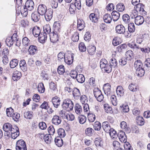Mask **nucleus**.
<instances>
[{
  "mask_svg": "<svg viewBox=\"0 0 150 150\" xmlns=\"http://www.w3.org/2000/svg\"><path fill=\"white\" fill-rule=\"evenodd\" d=\"M17 13L19 15L20 13L24 17L26 16L28 14V10L25 6H18L16 7Z\"/></svg>",
  "mask_w": 150,
  "mask_h": 150,
  "instance_id": "1",
  "label": "nucleus"
},
{
  "mask_svg": "<svg viewBox=\"0 0 150 150\" xmlns=\"http://www.w3.org/2000/svg\"><path fill=\"white\" fill-rule=\"evenodd\" d=\"M62 106L63 108L68 111L72 110L73 107V103L70 99H67L64 100L63 102Z\"/></svg>",
  "mask_w": 150,
  "mask_h": 150,
  "instance_id": "2",
  "label": "nucleus"
},
{
  "mask_svg": "<svg viewBox=\"0 0 150 150\" xmlns=\"http://www.w3.org/2000/svg\"><path fill=\"white\" fill-rule=\"evenodd\" d=\"M100 67L101 68L104 69V70L108 73L111 71V69L110 65L108 64V62L105 59H102L100 62Z\"/></svg>",
  "mask_w": 150,
  "mask_h": 150,
  "instance_id": "3",
  "label": "nucleus"
},
{
  "mask_svg": "<svg viewBox=\"0 0 150 150\" xmlns=\"http://www.w3.org/2000/svg\"><path fill=\"white\" fill-rule=\"evenodd\" d=\"M16 150H27V147L25 142L22 139L17 141L16 144Z\"/></svg>",
  "mask_w": 150,
  "mask_h": 150,
  "instance_id": "4",
  "label": "nucleus"
},
{
  "mask_svg": "<svg viewBox=\"0 0 150 150\" xmlns=\"http://www.w3.org/2000/svg\"><path fill=\"white\" fill-rule=\"evenodd\" d=\"M47 10V7L45 5L41 4L39 5L38 11L39 14L41 16L44 15Z\"/></svg>",
  "mask_w": 150,
  "mask_h": 150,
  "instance_id": "5",
  "label": "nucleus"
},
{
  "mask_svg": "<svg viewBox=\"0 0 150 150\" xmlns=\"http://www.w3.org/2000/svg\"><path fill=\"white\" fill-rule=\"evenodd\" d=\"M44 15L47 21H50L53 16L52 10L51 8L48 9Z\"/></svg>",
  "mask_w": 150,
  "mask_h": 150,
  "instance_id": "6",
  "label": "nucleus"
},
{
  "mask_svg": "<svg viewBox=\"0 0 150 150\" xmlns=\"http://www.w3.org/2000/svg\"><path fill=\"white\" fill-rule=\"evenodd\" d=\"M25 6L29 11H31L34 9V3L32 0H28L26 2Z\"/></svg>",
  "mask_w": 150,
  "mask_h": 150,
  "instance_id": "7",
  "label": "nucleus"
},
{
  "mask_svg": "<svg viewBox=\"0 0 150 150\" xmlns=\"http://www.w3.org/2000/svg\"><path fill=\"white\" fill-rule=\"evenodd\" d=\"M115 30L117 33L120 34H124L125 31V27L122 25H118L115 28Z\"/></svg>",
  "mask_w": 150,
  "mask_h": 150,
  "instance_id": "8",
  "label": "nucleus"
},
{
  "mask_svg": "<svg viewBox=\"0 0 150 150\" xmlns=\"http://www.w3.org/2000/svg\"><path fill=\"white\" fill-rule=\"evenodd\" d=\"M117 136L119 139L122 142H125L127 141V137L125 135V133L123 131L120 132Z\"/></svg>",
  "mask_w": 150,
  "mask_h": 150,
  "instance_id": "9",
  "label": "nucleus"
},
{
  "mask_svg": "<svg viewBox=\"0 0 150 150\" xmlns=\"http://www.w3.org/2000/svg\"><path fill=\"white\" fill-rule=\"evenodd\" d=\"M111 86L109 83L105 84L104 86L103 89L105 94L107 96L110 95L111 94Z\"/></svg>",
  "mask_w": 150,
  "mask_h": 150,
  "instance_id": "10",
  "label": "nucleus"
},
{
  "mask_svg": "<svg viewBox=\"0 0 150 150\" xmlns=\"http://www.w3.org/2000/svg\"><path fill=\"white\" fill-rule=\"evenodd\" d=\"M13 126L9 123L5 124L3 126V130L6 132L5 134L6 135L8 132H10L11 129L13 127Z\"/></svg>",
  "mask_w": 150,
  "mask_h": 150,
  "instance_id": "11",
  "label": "nucleus"
},
{
  "mask_svg": "<svg viewBox=\"0 0 150 150\" xmlns=\"http://www.w3.org/2000/svg\"><path fill=\"white\" fill-rule=\"evenodd\" d=\"M61 121L60 117L57 115L54 116L52 120V123L57 125L60 124Z\"/></svg>",
  "mask_w": 150,
  "mask_h": 150,
  "instance_id": "12",
  "label": "nucleus"
},
{
  "mask_svg": "<svg viewBox=\"0 0 150 150\" xmlns=\"http://www.w3.org/2000/svg\"><path fill=\"white\" fill-rule=\"evenodd\" d=\"M21 76L22 74L20 71H15L13 74L12 79L15 81H17L20 79Z\"/></svg>",
  "mask_w": 150,
  "mask_h": 150,
  "instance_id": "13",
  "label": "nucleus"
},
{
  "mask_svg": "<svg viewBox=\"0 0 150 150\" xmlns=\"http://www.w3.org/2000/svg\"><path fill=\"white\" fill-rule=\"evenodd\" d=\"M28 51L30 55H34L37 52V47L35 45H30L29 47Z\"/></svg>",
  "mask_w": 150,
  "mask_h": 150,
  "instance_id": "14",
  "label": "nucleus"
},
{
  "mask_svg": "<svg viewBox=\"0 0 150 150\" xmlns=\"http://www.w3.org/2000/svg\"><path fill=\"white\" fill-rule=\"evenodd\" d=\"M135 23L137 25H140L143 24L144 21V18L141 16L136 17L135 19Z\"/></svg>",
  "mask_w": 150,
  "mask_h": 150,
  "instance_id": "15",
  "label": "nucleus"
},
{
  "mask_svg": "<svg viewBox=\"0 0 150 150\" xmlns=\"http://www.w3.org/2000/svg\"><path fill=\"white\" fill-rule=\"evenodd\" d=\"M52 102L55 108H57L60 104V98L57 97H53L52 100Z\"/></svg>",
  "mask_w": 150,
  "mask_h": 150,
  "instance_id": "16",
  "label": "nucleus"
},
{
  "mask_svg": "<svg viewBox=\"0 0 150 150\" xmlns=\"http://www.w3.org/2000/svg\"><path fill=\"white\" fill-rule=\"evenodd\" d=\"M72 95L74 98L78 99L81 95L79 90L76 88H74L72 91Z\"/></svg>",
  "mask_w": 150,
  "mask_h": 150,
  "instance_id": "17",
  "label": "nucleus"
},
{
  "mask_svg": "<svg viewBox=\"0 0 150 150\" xmlns=\"http://www.w3.org/2000/svg\"><path fill=\"white\" fill-rule=\"evenodd\" d=\"M50 39L51 41L54 43L57 42L58 40V36L57 34L54 33H51L50 35Z\"/></svg>",
  "mask_w": 150,
  "mask_h": 150,
  "instance_id": "18",
  "label": "nucleus"
},
{
  "mask_svg": "<svg viewBox=\"0 0 150 150\" xmlns=\"http://www.w3.org/2000/svg\"><path fill=\"white\" fill-rule=\"evenodd\" d=\"M144 6L142 4H139L135 6L134 8L137 12H139L140 13H143L144 11Z\"/></svg>",
  "mask_w": 150,
  "mask_h": 150,
  "instance_id": "19",
  "label": "nucleus"
},
{
  "mask_svg": "<svg viewBox=\"0 0 150 150\" xmlns=\"http://www.w3.org/2000/svg\"><path fill=\"white\" fill-rule=\"evenodd\" d=\"M120 126L121 128L127 132H130V129L125 121H123L122 122L120 123Z\"/></svg>",
  "mask_w": 150,
  "mask_h": 150,
  "instance_id": "20",
  "label": "nucleus"
},
{
  "mask_svg": "<svg viewBox=\"0 0 150 150\" xmlns=\"http://www.w3.org/2000/svg\"><path fill=\"white\" fill-rule=\"evenodd\" d=\"M33 33L36 37L39 36L40 34V30L39 27L37 26L34 27L32 30Z\"/></svg>",
  "mask_w": 150,
  "mask_h": 150,
  "instance_id": "21",
  "label": "nucleus"
},
{
  "mask_svg": "<svg viewBox=\"0 0 150 150\" xmlns=\"http://www.w3.org/2000/svg\"><path fill=\"white\" fill-rule=\"evenodd\" d=\"M111 15L112 19L114 21H117L120 18V14L116 11H113Z\"/></svg>",
  "mask_w": 150,
  "mask_h": 150,
  "instance_id": "22",
  "label": "nucleus"
},
{
  "mask_svg": "<svg viewBox=\"0 0 150 150\" xmlns=\"http://www.w3.org/2000/svg\"><path fill=\"white\" fill-rule=\"evenodd\" d=\"M47 35L45 33H41L39 36V40L42 43H44L47 39Z\"/></svg>",
  "mask_w": 150,
  "mask_h": 150,
  "instance_id": "23",
  "label": "nucleus"
},
{
  "mask_svg": "<svg viewBox=\"0 0 150 150\" xmlns=\"http://www.w3.org/2000/svg\"><path fill=\"white\" fill-rule=\"evenodd\" d=\"M102 127L104 130L107 132H108L111 129L109 125V123L107 121L104 122L103 123Z\"/></svg>",
  "mask_w": 150,
  "mask_h": 150,
  "instance_id": "24",
  "label": "nucleus"
},
{
  "mask_svg": "<svg viewBox=\"0 0 150 150\" xmlns=\"http://www.w3.org/2000/svg\"><path fill=\"white\" fill-rule=\"evenodd\" d=\"M19 65L20 68L22 71L24 72L27 71V64L25 60H23L21 61Z\"/></svg>",
  "mask_w": 150,
  "mask_h": 150,
  "instance_id": "25",
  "label": "nucleus"
},
{
  "mask_svg": "<svg viewBox=\"0 0 150 150\" xmlns=\"http://www.w3.org/2000/svg\"><path fill=\"white\" fill-rule=\"evenodd\" d=\"M84 27V23L83 21L81 20H78L77 23V28L78 30L81 31L83 29Z\"/></svg>",
  "mask_w": 150,
  "mask_h": 150,
  "instance_id": "26",
  "label": "nucleus"
},
{
  "mask_svg": "<svg viewBox=\"0 0 150 150\" xmlns=\"http://www.w3.org/2000/svg\"><path fill=\"white\" fill-rule=\"evenodd\" d=\"M112 145L114 149L117 150H124L122 148V146L121 145L119 142L117 141H114L112 143Z\"/></svg>",
  "mask_w": 150,
  "mask_h": 150,
  "instance_id": "27",
  "label": "nucleus"
},
{
  "mask_svg": "<svg viewBox=\"0 0 150 150\" xmlns=\"http://www.w3.org/2000/svg\"><path fill=\"white\" fill-rule=\"evenodd\" d=\"M103 19L105 23H110L111 22L112 18L110 14L106 13L104 15Z\"/></svg>",
  "mask_w": 150,
  "mask_h": 150,
  "instance_id": "28",
  "label": "nucleus"
},
{
  "mask_svg": "<svg viewBox=\"0 0 150 150\" xmlns=\"http://www.w3.org/2000/svg\"><path fill=\"white\" fill-rule=\"evenodd\" d=\"M96 50V47L94 45H90L88 47V52L91 55H92L95 53Z\"/></svg>",
  "mask_w": 150,
  "mask_h": 150,
  "instance_id": "29",
  "label": "nucleus"
},
{
  "mask_svg": "<svg viewBox=\"0 0 150 150\" xmlns=\"http://www.w3.org/2000/svg\"><path fill=\"white\" fill-rule=\"evenodd\" d=\"M44 33L46 35L50 34L51 31V28L50 25L48 24H45L43 27Z\"/></svg>",
  "mask_w": 150,
  "mask_h": 150,
  "instance_id": "30",
  "label": "nucleus"
},
{
  "mask_svg": "<svg viewBox=\"0 0 150 150\" xmlns=\"http://www.w3.org/2000/svg\"><path fill=\"white\" fill-rule=\"evenodd\" d=\"M128 46L131 48L133 49V51H138V50H139L140 47L137 46L134 42H132L131 43H128L127 44Z\"/></svg>",
  "mask_w": 150,
  "mask_h": 150,
  "instance_id": "31",
  "label": "nucleus"
},
{
  "mask_svg": "<svg viewBox=\"0 0 150 150\" xmlns=\"http://www.w3.org/2000/svg\"><path fill=\"white\" fill-rule=\"evenodd\" d=\"M54 142L56 144L58 147H61L63 144V141L60 137H57L55 138Z\"/></svg>",
  "mask_w": 150,
  "mask_h": 150,
  "instance_id": "32",
  "label": "nucleus"
},
{
  "mask_svg": "<svg viewBox=\"0 0 150 150\" xmlns=\"http://www.w3.org/2000/svg\"><path fill=\"white\" fill-rule=\"evenodd\" d=\"M134 67L136 70L139 68L142 67V63L140 60H138L135 62Z\"/></svg>",
  "mask_w": 150,
  "mask_h": 150,
  "instance_id": "33",
  "label": "nucleus"
},
{
  "mask_svg": "<svg viewBox=\"0 0 150 150\" xmlns=\"http://www.w3.org/2000/svg\"><path fill=\"white\" fill-rule=\"evenodd\" d=\"M110 67L111 70L112 68H115L117 66V62L116 60L114 58H112L110 61Z\"/></svg>",
  "mask_w": 150,
  "mask_h": 150,
  "instance_id": "34",
  "label": "nucleus"
},
{
  "mask_svg": "<svg viewBox=\"0 0 150 150\" xmlns=\"http://www.w3.org/2000/svg\"><path fill=\"white\" fill-rule=\"evenodd\" d=\"M116 92L117 95L118 96H121L123 95L124 91L122 86H118L117 88Z\"/></svg>",
  "mask_w": 150,
  "mask_h": 150,
  "instance_id": "35",
  "label": "nucleus"
},
{
  "mask_svg": "<svg viewBox=\"0 0 150 150\" xmlns=\"http://www.w3.org/2000/svg\"><path fill=\"white\" fill-rule=\"evenodd\" d=\"M19 132L18 128L16 126L13 125V127L11 129L10 132H8V134H6V135L8 137H9L11 134L16 133V132Z\"/></svg>",
  "mask_w": 150,
  "mask_h": 150,
  "instance_id": "36",
  "label": "nucleus"
},
{
  "mask_svg": "<svg viewBox=\"0 0 150 150\" xmlns=\"http://www.w3.org/2000/svg\"><path fill=\"white\" fill-rule=\"evenodd\" d=\"M129 88L131 91L135 92L138 90L139 88L138 86L136 84L131 83L129 85Z\"/></svg>",
  "mask_w": 150,
  "mask_h": 150,
  "instance_id": "37",
  "label": "nucleus"
},
{
  "mask_svg": "<svg viewBox=\"0 0 150 150\" xmlns=\"http://www.w3.org/2000/svg\"><path fill=\"white\" fill-rule=\"evenodd\" d=\"M125 8V6L123 3H119L116 6V9L120 12L123 11Z\"/></svg>",
  "mask_w": 150,
  "mask_h": 150,
  "instance_id": "38",
  "label": "nucleus"
},
{
  "mask_svg": "<svg viewBox=\"0 0 150 150\" xmlns=\"http://www.w3.org/2000/svg\"><path fill=\"white\" fill-rule=\"evenodd\" d=\"M95 144L96 146L101 147L103 146V142L100 138L97 137L95 139Z\"/></svg>",
  "mask_w": 150,
  "mask_h": 150,
  "instance_id": "39",
  "label": "nucleus"
},
{
  "mask_svg": "<svg viewBox=\"0 0 150 150\" xmlns=\"http://www.w3.org/2000/svg\"><path fill=\"white\" fill-rule=\"evenodd\" d=\"M127 59L130 60L132 59L133 56V52L131 50H128L127 51L125 54Z\"/></svg>",
  "mask_w": 150,
  "mask_h": 150,
  "instance_id": "40",
  "label": "nucleus"
},
{
  "mask_svg": "<svg viewBox=\"0 0 150 150\" xmlns=\"http://www.w3.org/2000/svg\"><path fill=\"white\" fill-rule=\"evenodd\" d=\"M32 20L35 22H37L40 19V16L36 12L33 13L31 16Z\"/></svg>",
  "mask_w": 150,
  "mask_h": 150,
  "instance_id": "41",
  "label": "nucleus"
},
{
  "mask_svg": "<svg viewBox=\"0 0 150 150\" xmlns=\"http://www.w3.org/2000/svg\"><path fill=\"white\" fill-rule=\"evenodd\" d=\"M53 27L55 32L57 33V32H59L61 26L59 22L57 21L54 22L53 24Z\"/></svg>",
  "mask_w": 150,
  "mask_h": 150,
  "instance_id": "42",
  "label": "nucleus"
},
{
  "mask_svg": "<svg viewBox=\"0 0 150 150\" xmlns=\"http://www.w3.org/2000/svg\"><path fill=\"white\" fill-rule=\"evenodd\" d=\"M144 73L145 71L143 67L139 68L136 70V73L137 76L139 77L143 76Z\"/></svg>",
  "mask_w": 150,
  "mask_h": 150,
  "instance_id": "43",
  "label": "nucleus"
},
{
  "mask_svg": "<svg viewBox=\"0 0 150 150\" xmlns=\"http://www.w3.org/2000/svg\"><path fill=\"white\" fill-rule=\"evenodd\" d=\"M74 110L75 113L78 115H80L82 112L81 107L78 104L75 105L74 107Z\"/></svg>",
  "mask_w": 150,
  "mask_h": 150,
  "instance_id": "44",
  "label": "nucleus"
},
{
  "mask_svg": "<svg viewBox=\"0 0 150 150\" xmlns=\"http://www.w3.org/2000/svg\"><path fill=\"white\" fill-rule=\"evenodd\" d=\"M58 61L60 62H64L66 57L65 54L62 52H60L58 54Z\"/></svg>",
  "mask_w": 150,
  "mask_h": 150,
  "instance_id": "45",
  "label": "nucleus"
},
{
  "mask_svg": "<svg viewBox=\"0 0 150 150\" xmlns=\"http://www.w3.org/2000/svg\"><path fill=\"white\" fill-rule=\"evenodd\" d=\"M44 140L46 143L49 144L51 142L52 139L51 135L46 134L44 136Z\"/></svg>",
  "mask_w": 150,
  "mask_h": 150,
  "instance_id": "46",
  "label": "nucleus"
},
{
  "mask_svg": "<svg viewBox=\"0 0 150 150\" xmlns=\"http://www.w3.org/2000/svg\"><path fill=\"white\" fill-rule=\"evenodd\" d=\"M73 55L71 54V56H68V57L65 58L64 62L70 65L73 62L72 60L73 59Z\"/></svg>",
  "mask_w": 150,
  "mask_h": 150,
  "instance_id": "47",
  "label": "nucleus"
},
{
  "mask_svg": "<svg viewBox=\"0 0 150 150\" xmlns=\"http://www.w3.org/2000/svg\"><path fill=\"white\" fill-rule=\"evenodd\" d=\"M76 79L78 82L81 83L84 82L85 80L84 76L82 74H78Z\"/></svg>",
  "mask_w": 150,
  "mask_h": 150,
  "instance_id": "48",
  "label": "nucleus"
},
{
  "mask_svg": "<svg viewBox=\"0 0 150 150\" xmlns=\"http://www.w3.org/2000/svg\"><path fill=\"white\" fill-rule=\"evenodd\" d=\"M18 61L17 59H14L11 60L10 63L11 68H14L15 67L18 65Z\"/></svg>",
  "mask_w": 150,
  "mask_h": 150,
  "instance_id": "49",
  "label": "nucleus"
},
{
  "mask_svg": "<svg viewBox=\"0 0 150 150\" xmlns=\"http://www.w3.org/2000/svg\"><path fill=\"white\" fill-rule=\"evenodd\" d=\"M33 112L32 111L26 112L24 113V116L25 118L27 119H30L33 117Z\"/></svg>",
  "mask_w": 150,
  "mask_h": 150,
  "instance_id": "50",
  "label": "nucleus"
},
{
  "mask_svg": "<svg viewBox=\"0 0 150 150\" xmlns=\"http://www.w3.org/2000/svg\"><path fill=\"white\" fill-rule=\"evenodd\" d=\"M38 91L40 93H42L44 92L45 88L43 83H40L38 84Z\"/></svg>",
  "mask_w": 150,
  "mask_h": 150,
  "instance_id": "51",
  "label": "nucleus"
},
{
  "mask_svg": "<svg viewBox=\"0 0 150 150\" xmlns=\"http://www.w3.org/2000/svg\"><path fill=\"white\" fill-rule=\"evenodd\" d=\"M60 116L63 118L66 119L67 118L68 113L64 110H61L59 112Z\"/></svg>",
  "mask_w": 150,
  "mask_h": 150,
  "instance_id": "52",
  "label": "nucleus"
},
{
  "mask_svg": "<svg viewBox=\"0 0 150 150\" xmlns=\"http://www.w3.org/2000/svg\"><path fill=\"white\" fill-rule=\"evenodd\" d=\"M108 132L111 137L112 139L115 138L117 136L116 131L112 128H111Z\"/></svg>",
  "mask_w": 150,
  "mask_h": 150,
  "instance_id": "53",
  "label": "nucleus"
},
{
  "mask_svg": "<svg viewBox=\"0 0 150 150\" xmlns=\"http://www.w3.org/2000/svg\"><path fill=\"white\" fill-rule=\"evenodd\" d=\"M57 132L60 137H64L65 136V133L64 129L61 128L59 129L57 131Z\"/></svg>",
  "mask_w": 150,
  "mask_h": 150,
  "instance_id": "54",
  "label": "nucleus"
},
{
  "mask_svg": "<svg viewBox=\"0 0 150 150\" xmlns=\"http://www.w3.org/2000/svg\"><path fill=\"white\" fill-rule=\"evenodd\" d=\"M7 115L9 117H12L14 113L13 110L11 107L7 108L6 110Z\"/></svg>",
  "mask_w": 150,
  "mask_h": 150,
  "instance_id": "55",
  "label": "nucleus"
},
{
  "mask_svg": "<svg viewBox=\"0 0 150 150\" xmlns=\"http://www.w3.org/2000/svg\"><path fill=\"white\" fill-rule=\"evenodd\" d=\"M94 129L96 130H99L101 128L100 123L98 121L96 122L93 125Z\"/></svg>",
  "mask_w": 150,
  "mask_h": 150,
  "instance_id": "56",
  "label": "nucleus"
},
{
  "mask_svg": "<svg viewBox=\"0 0 150 150\" xmlns=\"http://www.w3.org/2000/svg\"><path fill=\"white\" fill-rule=\"evenodd\" d=\"M14 42V40L13 39L12 37H8L7 38L6 42L7 45L8 46H10L12 45Z\"/></svg>",
  "mask_w": 150,
  "mask_h": 150,
  "instance_id": "57",
  "label": "nucleus"
},
{
  "mask_svg": "<svg viewBox=\"0 0 150 150\" xmlns=\"http://www.w3.org/2000/svg\"><path fill=\"white\" fill-rule=\"evenodd\" d=\"M137 123L140 126H142L144 124V119L142 117L139 116L137 118Z\"/></svg>",
  "mask_w": 150,
  "mask_h": 150,
  "instance_id": "58",
  "label": "nucleus"
},
{
  "mask_svg": "<svg viewBox=\"0 0 150 150\" xmlns=\"http://www.w3.org/2000/svg\"><path fill=\"white\" fill-rule=\"evenodd\" d=\"M128 29L129 31L132 33L135 30V27L133 23H130L128 24Z\"/></svg>",
  "mask_w": 150,
  "mask_h": 150,
  "instance_id": "59",
  "label": "nucleus"
},
{
  "mask_svg": "<svg viewBox=\"0 0 150 150\" xmlns=\"http://www.w3.org/2000/svg\"><path fill=\"white\" fill-rule=\"evenodd\" d=\"M122 19L124 22L126 23H128L130 21V17L127 14H125L123 15Z\"/></svg>",
  "mask_w": 150,
  "mask_h": 150,
  "instance_id": "60",
  "label": "nucleus"
},
{
  "mask_svg": "<svg viewBox=\"0 0 150 150\" xmlns=\"http://www.w3.org/2000/svg\"><path fill=\"white\" fill-rule=\"evenodd\" d=\"M76 8L75 5L73 3H71L70 4L69 8V11L71 14H74L75 13Z\"/></svg>",
  "mask_w": 150,
  "mask_h": 150,
  "instance_id": "61",
  "label": "nucleus"
},
{
  "mask_svg": "<svg viewBox=\"0 0 150 150\" xmlns=\"http://www.w3.org/2000/svg\"><path fill=\"white\" fill-rule=\"evenodd\" d=\"M120 109L123 112H127L129 111V107L127 105H123L120 107Z\"/></svg>",
  "mask_w": 150,
  "mask_h": 150,
  "instance_id": "62",
  "label": "nucleus"
},
{
  "mask_svg": "<svg viewBox=\"0 0 150 150\" xmlns=\"http://www.w3.org/2000/svg\"><path fill=\"white\" fill-rule=\"evenodd\" d=\"M88 117L89 121L91 122H93L96 119L95 115L92 113H88Z\"/></svg>",
  "mask_w": 150,
  "mask_h": 150,
  "instance_id": "63",
  "label": "nucleus"
},
{
  "mask_svg": "<svg viewBox=\"0 0 150 150\" xmlns=\"http://www.w3.org/2000/svg\"><path fill=\"white\" fill-rule=\"evenodd\" d=\"M79 50L81 52H85L86 50V47L83 42H81L79 45Z\"/></svg>",
  "mask_w": 150,
  "mask_h": 150,
  "instance_id": "64",
  "label": "nucleus"
}]
</instances>
